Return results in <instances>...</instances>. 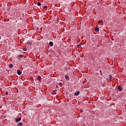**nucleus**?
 I'll return each mask as SVG.
<instances>
[{"label":"nucleus","mask_w":126,"mask_h":126,"mask_svg":"<svg viewBox=\"0 0 126 126\" xmlns=\"http://www.w3.org/2000/svg\"><path fill=\"white\" fill-rule=\"evenodd\" d=\"M94 30L96 31V32H99V28H95L94 29Z\"/></svg>","instance_id":"1a4fd4ad"},{"label":"nucleus","mask_w":126,"mask_h":126,"mask_svg":"<svg viewBox=\"0 0 126 126\" xmlns=\"http://www.w3.org/2000/svg\"><path fill=\"white\" fill-rule=\"evenodd\" d=\"M98 46H99V45H97Z\"/></svg>","instance_id":"b1692460"},{"label":"nucleus","mask_w":126,"mask_h":126,"mask_svg":"<svg viewBox=\"0 0 126 126\" xmlns=\"http://www.w3.org/2000/svg\"><path fill=\"white\" fill-rule=\"evenodd\" d=\"M37 5H38V6H40V5H41V3L38 2H37Z\"/></svg>","instance_id":"4468645a"},{"label":"nucleus","mask_w":126,"mask_h":126,"mask_svg":"<svg viewBox=\"0 0 126 126\" xmlns=\"http://www.w3.org/2000/svg\"><path fill=\"white\" fill-rule=\"evenodd\" d=\"M117 89H118V90H119V91H120V92L123 91V89H122V87L120 86H118L117 87Z\"/></svg>","instance_id":"7ed1b4c3"},{"label":"nucleus","mask_w":126,"mask_h":126,"mask_svg":"<svg viewBox=\"0 0 126 126\" xmlns=\"http://www.w3.org/2000/svg\"><path fill=\"white\" fill-rule=\"evenodd\" d=\"M109 79H110V80H111V79H112V76H109Z\"/></svg>","instance_id":"2eb2a0df"},{"label":"nucleus","mask_w":126,"mask_h":126,"mask_svg":"<svg viewBox=\"0 0 126 126\" xmlns=\"http://www.w3.org/2000/svg\"><path fill=\"white\" fill-rule=\"evenodd\" d=\"M78 47H81V44H78Z\"/></svg>","instance_id":"f3484780"},{"label":"nucleus","mask_w":126,"mask_h":126,"mask_svg":"<svg viewBox=\"0 0 126 126\" xmlns=\"http://www.w3.org/2000/svg\"><path fill=\"white\" fill-rule=\"evenodd\" d=\"M1 39V36H0V39Z\"/></svg>","instance_id":"5701e85b"},{"label":"nucleus","mask_w":126,"mask_h":126,"mask_svg":"<svg viewBox=\"0 0 126 126\" xmlns=\"http://www.w3.org/2000/svg\"><path fill=\"white\" fill-rule=\"evenodd\" d=\"M56 91H57V90H55L54 91V92H56Z\"/></svg>","instance_id":"4be33fe9"},{"label":"nucleus","mask_w":126,"mask_h":126,"mask_svg":"<svg viewBox=\"0 0 126 126\" xmlns=\"http://www.w3.org/2000/svg\"><path fill=\"white\" fill-rule=\"evenodd\" d=\"M37 79L39 80V82H41V77L40 76H39L37 78Z\"/></svg>","instance_id":"6e6552de"},{"label":"nucleus","mask_w":126,"mask_h":126,"mask_svg":"<svg viewBox=\"0 0 126 126\" xmlns=\"http://www.w3.org/2000/svg\"><path fill=\"white\" fill-rule=\"evenodd\" d=\"M23 50H24V51H27V49L26 48H24V49H23Z\"/></svg>","instance_id":"aec40b11"},{"label":"nucleus","mask_w":126,"mask_h":126,"mask_svg":"<svg viewBox=\"0 0 126 126\" xmlns=\"http://www.w3.org/2000/svg\"><path fill=\"white\" fill-rule=\"evenodd\" d=\"M100 73H101V75H102V71H101V70H100Z\"/></svg>","instance_id":"412c9836"},{"label":"nucleus","mask_w":126,"mask_h":126,"mask_svg":"<svg viewBox=\"0 0 126 126\" xmlns=\"http://www.w3.org/2000/svg\"><path fill=\"white\" fill-rule=\"evenodd\" d=\"M9 67L10 68H12V67H13V64H10L9 65Z\"/></svg>","instance_id":"f8f14e48"},{"label":"nucleus","mask_w":126,"mask_h":126,"mask_svg":"<svg viewBox=\"0 0 126 126\" xmlns=\"http://www.w3.org/2000/svg\"><path fill=\"white\" fill-rule=\"evenodd\" d=\"M43 7H44V8H47L48 7V6H44Z\"/></svg>","instance_id":"a211bd4d"},{"label":"nucleus","mask_w":126,"mask_h":126,"mask_svg":"<svg viewBox=\"0 0 126 126\" xmlns=\"http://www.w3.org/2000/svg\"><path fill=\"white\" fill-rule=\"evenodd\" d=\"M23 123L22 122H20L18 124V126H22Z\"/></svg>","instance_id":"9d476101"},{"label":"nucleus","mask_w":126,"mask_h":126,"mask_svg":"<svg viewBox=\"0 0 126 126\" xmlns=\"http://www.w3.org/2000/svg\"><path fill=\"white\" fill-rule=\"evenodd\" d=\"M102 21H98V23H99V24H101V23H102Z\"/></svg>","instance_id":"dca6fc26"},{"label":"nucleus","mask_w":126,"mask_h":126,"mask_svg":"<svg viewBox=\"0 0 126 126\" xmlns=\"http://www.w3.org/2000/svg\"><path fill=\"white\" fill-rule=\"evenodd\" d=\"M64 77H65V79H66V80H68V81L69 80V77L68 75H65Z\"/></svg>","instance_id":"39448f33"},{"label":"nucleus","mask_w":126,"mask_h":126,"mask_svg":"<svg viewBox=\"0 0 126 126\" xmlns=\"http://www.w3.org/2000/svg\"><path fill=\"white\" fill-rule=\"evenodd\" d=\"M8 92H5V95H8Z\"/></svg>","instance_id":"6ab92c4d"},{"label":"nucleus","mask_w":126,"mask_h":126,"mask_svg":"<svg viewBox=\"0 0 126 126\" xmlns=\"http://www.w3.org/2000/svg\"><path fill=\"white\" fill-rule=\"evenodd\" d=\"M32 41H27V44H29V45H31L32 44Z\"/></svg>","instance_id":"0eeeda50"},{"label":"nucleus","mask_w":126,"mask_h":126,"mask_svg":"<svg viewBox=\"0 0 126 126\" xmlns=\"http://www.w3.org/2000/svg\"><path fill=\"white\" fill-rule=\"evenodd\" d=\"M22 120V118L21 117H19V118H16L15 119V121L17 123L20 122Z\"/></svg>","instance_id":"f257e3e1"},{"label":"nucleus","mask_w":126,"mask_h":126,"mask_svg":"<svg viewBox=\"0 0 126 126\" xmlns=\"http://www.w3.org/2000/svg\"><path fill=\"white\" fill-rule=\"evenodd\" d=\"M80 92L79 91L76 92L75 94H74V96H79L80 95Z\"/></svg>","instance_id":"f03ea898"},{"label":"nucleus","mask_w":126,"mask_h":126,"mask_svg":"<svg viewBox=\"0 0 126 126\" xmlns=\"http://www.w3.org/2000/svg\"><path fill=\"white\" fill-rule=\"evenodd\" d=\"M58 85H59V86H60L61 87H62L63 84L62 83H58Z\"/></svg>","instance_id":"ddd939ff"},{"label":"nucleus","mask_w":126,"mask_h":126,"mask_svg":"<svg viewBox=\"0 0 126 126\" xmlns=\"http://www.w3.org/2000/svg\"><path fill=\"white\" fill-rule=\"evenodd\" d=\"M17 73L18 75H21L22 72L20 70H17Z\"/></svg>","instance_id":"20e7f679"},{"label":"nucleus","mask_w":126,"mask_h":126,"mask_svg":"<svg viewBox=\"0 0 126 126\" xmlns=\"http://www.w3.org/2000/svg\"><path fill=\"white\" fill-rule=\"evenodd\" d=\"M23 57H24V55H18V58H23Z\"/></svg>","instance_id":"9b49d317"},{"label":"nucleus","mask_w":126,"mask_h":126,"mask_svg":"<svg viewBox=\"0 0 126 126\" xmlns=\"http://www.w3.org/2000/svg\"><path fill=\"white\" fill-rule=\"evenodd\" d=\"M49 44L50 46H53V45H54V43L52 41H50Z\"/></svg>","instance_id":"423d86ee"}]
</instances>
